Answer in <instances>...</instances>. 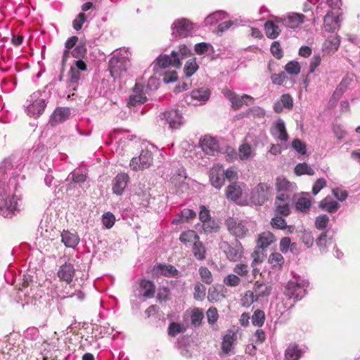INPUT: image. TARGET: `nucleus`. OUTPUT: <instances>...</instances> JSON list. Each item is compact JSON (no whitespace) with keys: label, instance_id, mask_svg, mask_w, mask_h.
I'll use <instances>...</instances> for the list:
<instances>
[{"label":"nucleus","instance_id":"obj_1","mask_svg":"<svg viewBox=\"0 0 360 360\" xmlns=\"http://www.w3.org/2000/svg\"><path fill=\"white\" fill-rule=\"evenodd\" d=\"M25 165V159L22 155H13L0 163V215L4 217L12 218L19 212L21 196L14 194L10 197L4 188L1 191V186L8 179V188L13 187L16 191L19 186L17 181L19 178L24 179V176H20L18 172L23 169Z\"/></svg>","mask_w":360,"mask_h":360},{"label":"nucleus","instance_id":"obj_2","mask_svg":"<svg viewBox=\"0 0 360 360\" xmlns=\"http://www.w3.org/2000/svg\"><path fill=\"white\" fill-rule=\"evenodd\" d=\"M62 58L56 60L54 65V77L52 82L44 89L33 92L26 100L25 112L30 117L37 119L45 111L51 96L49 86H53L60 96H65L68 92V76L65 75L66 60L68 58V39L64 43Z\"/></svg>","mask_w":360,"mask_h":360},{"label":"nucleus","instance_id":"obj_3","mask_svg":"<svg viewBox=\"0 0 360 360\" xmlns=\"http://www.w3.org/2000/svg\"><path fill=\"white\" fill-rule=\"evenodd\" d=\"M86 52L85 44L80 42L70 53L72 57L75 58L70 66L69 75H70V82L77 83L80 79V72L86 70V65L82 60Z\"/></svg>","mask_w":360,"mask_h":360},{"label":"nucleus","instance_id":"obj_4","mask_svg":"<svg viewBox=\"0 0 360 360\" xmlns=\"http://www.w3.org/2000/svg\"><path fill=\"white\" fill-rule=\"evenodd\" d=\"M192 53L186 46H180L176 51H172L170 56L160 55L157 61L160 67L166 68L169 66L179 68L181 65V60L191 57Z\"/></svg>","mask_w":360,"mask_h":360},{"label":"nucleus","instance_id":"obj_5","mask_svg":"<svg viewBox=\"0 0 360 360\" xmlns=\"http://www.w3.org/2000/svg\"><path fill=\"white\" fill-rule=\"evenodd\" d=\"M219 248L231 262L240 260L243 255V245L238 239L230 243L222 240L219 243Z\"/></svg>","mask_w":360,"mask_h":360},{"label":"nucleus","instance_id":"obj_6","mask_svg":"<svg viewBox=\"0 0 360 360\" xmlns=\"http://www.w3.org/2000/svg\"><path fill=\"white\" fill-rule=\"evenodd\" d=\"M273 191V187L267 183H259L251 193V200L255 205H262L269 200Z\"/></svg>","mask_w":360,"mask_h":360},{"label":"nucleus","instance_id":"obj_7","mask_svg":"<svg viewBox=\"0 0 360 360\" xmlns=\"http://www.w3.org/2000/svg\"><path fill=\"white\" fill-rule=\"evenodd\" d=\"M306 292L305 283L299 282L297 280L289 281L285 290V295L289 298L297 300L302 299Z\"/></svg>","mask_w":360,"mask_h":360},{"label":"nucleus","instance_id":"obj_8","mask_svg":"<svg viewBox=\"0 0 360 360\" xmlns=\"http://www.w3.org/2000/svg\"><path fill=\"white\" fill-rule=\"evenodd\" d=\"M153 163L152 153L148 150H142L138 158H134L130 162V167L133 170L144 169L148 168Z\"/></svg>","mask_w":360,"mask_h":360},{"label":"nucleus","instance_id":"obj_9","mask_svg":"<svg viewBox=\"0 0 360 360\" xmlns=\"http://www.w3.org/2000/svg\"><path fill=\"white\" fill-rule=\"evenodd\" d=\"M127 60L125 57H112L108 65L110 75L114 78L120 77L127 71Z\"/></svg>","mask_w":360,"mask_h":360},{"label":"nucleus","instance_id":"obj_10","mask_svg":"<svg viewBox=\"0 0 360 360\" xmlns=\"http://www.w3.org/2000/svg\"><path fill=\"white\" fill-rule=\"evenodd\" d=\"M171 28L172 30V35L186 37L193 30V24L187 19L181 18L175 20L172 25Z\"/></svg>","mask_w":360,"mask_h":360},{"label":"nucleus","instance_id":"obj_11","mask_svg":"<svg viewBox=\"0 0 360 360\" xmlns=\"http://www.w3.org/2000/svg\"><path fill=\"white\" fill-rule=\"evenodd\" d=\"M226 225L229 233L236 236V239L244 238L249 232L248 229L241 221L233 218L228 219Z\"/></svg>","mask_w":360,"mask_h":360},{"label":"nucleus","instance_id":"obj_12","mask_svg":"<svg viewBox=\"0 0 360 360\" xmlns=\"http://www.w3.org/2000/svg\"><path fill=\"white\" fill-rule=\"evenodd\" d=\"M210 180L213 186L220 188L224 184V169L221 166L215 165L210 171Z\"/></svg>","mask_w":360,"mask_h":360},{"label":"nucleus","instance_id":"obj_13","mask_svg":"<svg viewBox=\"0 0 360 360\" xmlns=\"http://www.w3.org/2000/svg\"><path fill=\"white\" fill-rule=\"evenodd\" d=\"M224 94L226 98L231 103V106L235 110H239L243 103H246L248 105V99H253L251 96L247 94H244L243 96H239L238 94L229 89L226 90Z\"/></svg>","mask_w":360,"mask_h":360},{"label":"nucleus","instance_id":"obj_14","mask_svg":"<svg viewBox=\"0 0 360 360\" xmlns=\"http://www.w3.org/2000/svg\"><path fill=\"white\" fill-rule=\"evenodd\" d=\"M144 86L141 84H136L133 89V94L128 98V105L136 106L143 103L146 101V96L143 94Z\"/></svg>","mask_w":360,"mask_h":360},{"label":"nucleus","instance_id":"obj_15","mask_svg":"<svg viewBox=\"0 0 360 360\" xmlns=\"http://www.w3.org/2000/svg\"><path fill=\"white\" fill-rule=\"evenodd\" d=\"M163 116L171 129H178L182 124L183 117L178 110L166 111Z\"/></svg>","mask_w":360,"mask_h":360},{"label":"nucleus","instance_id":"obj_16","mask_svg":"<svg viewBox=\"0 0 360 360\" xmlns=\"http://www.w3.org/2000/svg\"><path fill=\"white\" fill-rule=\"evenodd\" d=\"M202 150L207 155H214L218 152L219 144L212 136H205L200 142Z\"/></svg>","mask_w":360,"mask_h":360},{"label":"nucleus","instance_id":"obj_17","mask_svg":"<svg viewBox=\"0 0 360 360\" xmlns=\"http://www.w3.org/2000/svg\"><path fill=\"white\" fill-rule=\"evenodd\" d=\"M129 179V176L126 173L118 174L113 180V193L117 195H122L128 184Z\"/></svg>","mask_w":360,"mask_h":360},{"label":"nucleus","instance_id":"obj_18","mask_svg":"<svg viewBox=\"0 0 360 360\" xmlns=\"http://www.w3.org/2000/svg\"><path fill=\"white\" fill-rule=\"evenodd\" d=\"M68 119V108L57 107L50 116L49 123L54 127Z\"/></svg>","mask_w":360,"mask_h":360},{"label":"nucleus","instance_id":"obj_19","mask_svg":"<svg viewBox=\"0 0 360 360\" xmlns=\"http://www.w3.org/2000/svg\"><path fill=\"white\" fill-rule=\"evenodd\" d=\"M340 13L328 12L324 18V28L326 32H333L340 27L339 16Z\"/></svg>","mask_w":360,"mask_h":360},{"label":"nucleus","instance_id":"obj_20","mask_svg":"<svg viewBox=\"0 0 360 360\" xmlns=\"http://www.w3.org/2000/svg\"><path fill=\"white\" fill-rule=\"evenodd\" d=\"M340 39L337 35L328 37L323 45V51L326 54H331L336 51L340 46Z\"/></svg>","mask_w":360,"mask_h":360},{"label":"nucleus","instance_id":"obj_21","mask_svg":"<svg viewBox=\"0 0 360 360\" xmlns=\"http://www.w3.org/2000/svg\"><path fill=\"white\" fill-rule=\"evenodd\" d=\"M237 333L229 330L224 336L221 349L225 354H229L232 350V346L236 341Z\"/></svg>","mask_w":360,"mask_h":360},{"label":"nucleus","instance_id":"obj_22","mask_svg":"<svg viewBox=\"0 0 360 360\" xmlns=\"http://www.w3.org/2000/svg\"><path fill=\"white\" fill-rule=\"evenodd\" d=\"M210 91L207 88L195 89L191 92L192 99L199 102L200 105L205 104L210 98Z\"/></svg>","mask_w":360,"mask_h":360},{"label":"nucleus","instance_id":"obj_23","mask_svg":"<svg viewBox=\"0 0 360 360\" xmlns=\"http://www.w3.org/2000/svg\"><path fill=\"white\" fill-rule=\"evenodd\" d=\"M271 133L273 136L281 141H285L288 139L285 123L282 120H279L276 122L275 127L271 130Z\"/></svg>","mask_w":360,"mask_h":360},{"label":"nucleus","instance_id":"obj_24","mask_svg":"<svg viewBox=\"0 0 360 360\" xmlns=\"http://www.w3.org/2000/svg\"><path fill=\"white\" fill-rule=\"evenodd\" d=\"M57 266L59 267L57 276L60 281L68 282V258L66 257H60L57 262Z\"/></svg>","mask_w":360,"mask_h":360},{"label":"nucleus","instance_id":"obj_25","mask_svg":"<svg viewBox=\"0 0 360 360\" xmlns=\"http://www.w3.org/2000/svg\"><path fill=\"white\" fill-rule=\"evenodd\" d=\"M304 15L302 14L292 13L283 20V24L290 28H295L304 22Z\"/></svg>","mask_w":360,"mask_h":360},{"label":"nucleus","instance_id":"obj_26","mask_svg":"<svg viewBox=\"0 0 360 360\" xmlns=\"http://www.w3.org/2000/svg\"><path fill=\"white\" fill-rule=\"evenodd\" d=\"M202 229L206 234L217 233L220 229L219 221L212 218L202 223Z\"/></svg>","mask_w":360,"mask_h":360},{"label":"nucleus","instance_id":"obj_27","mask_svg":"<svg viewBox=\"0 0 360 360\" xmlns=\"http://www.w3.org/2000/svg\"><path fill=\"white\" fill-rule=\"evenodd\" d=\"M319 207L329 213H334L338 210L340 205L330 197H326L320 202Z\"/></svg>","mask_w":360,"mask_h":360},{"label":"nucleus","instance_id":"obj_28","mask_svg":"<svg viewBox=\"0 0 360 360\" xmlns=\"http://www.w3.org/2000/svg\"><path fill=\"white\" fill-rule=\"evenodd\" d=\"M58 309L61 314H65L66 309V298L68 297V292L64 289H60L56 287Z\"/></svg>","mask_w":360,"mask_h":360},{"label":"nucleus","instance_id":"obj_29","mask_svg":"<svg viewBox=\"0 0 360 360\" xmlns=\"http://www.w3.org/2000/svg\"><path fill=\"white\" fill-rule=\"evenodd\" d=\"M275 241V237L273 233L269 231H266L259 235L257 241V246L259 248L264 249Z\"/></svg>","mask_w":360,"mask_h":360},{"label":"nucleus","instance_id":"obj_30","mask_svg":"<svg viewBox=\"0 0 360 360\" xmlns=\"http://www.w3.org/2000/svg\"><path fill=\"white\" fill-rule=\"evenodd\" d=\"M226 197L232 200H236L242 195V188L236 182L231 183L226 189Z\"/></svg>","mask_w":360,"mask_h":360},{"label":"nucleus","instance_id":"obj_31","mask_svg":"<svg viewBox=\"0 0 360 360\" xmlns=\"http://www.w3.org/2000/svg\"><path fill=\"white\" fill-rule=\"evenodd\" d=\"M266 37L269 39H276L280 34L279 27L271 21H267L264 25Z\"/></svg>","mask_w":360,"mask_h":360},{"label":"nucleus","instance_id":"obj_32","mask_svg":"<svg viewBox=\"0 0 360 360\" xmlns=\"http://www.w3.org/2000/svg\"><path fill=\"white\" fill-rule=\"evenodd\" d=\"M254 290L257 297L268 296L271 294V287L257 281L254 285Z\"/></svg>","mask_w":360,"mask_h":360},{"label":"nucleus","instance_id":"obj_33","mask_svg":"<svg viewBox=\"0 0 360 360\" xmlns=\"http://www.w3.org/2000/svg\"><path fill=\"white\" fill-rule=\"evenodd\" d=\"M140 287L144 290L143 295L146 297L150 298L154 296L155 285L153 283L148 280H142L140 283Z\"/></svg>","mask_w":360,"mask_h":360},{"label":"nucleus","instance_id":"obj_34","mask_svg":"<svg viewBox=\"0 0 360 360\" xmlns=\"http://www.w3.org/2000/svg\"><path fill=\"white\" fill-rule=\"evenodd\" d=\"M306 196H302L300 198H298L297 202H296V208L297 210L304 212L307 210H308L311 207V200L309 199V193H304Z\"/></svg>","mask_w":360,"mask_h":360},{"label":"nucleus","instance_id":"obj_35","mask_svg":"<svg viewBox=\"0 0 360 360\" xmlns=\"http://www.w3.org/2000/svg\"><path fill=\"white\" fill-rule=\"evenodd\" d=\"M205 248L202 242L196 240L193 245V253L196 259L202 260L205 259Z\"/></svg>","mask_w":360,"mask_h":360},{"label":"nucleus","instance_id":"obj_36","mask_svg":"<svg viewBox=\"0 0 360 360\" xmlns=\"http://www.w3.org/2000/svg\"><path fill=\"white\" fill-rule=\"evenodd\" d=\"M72 182L69 183V190L72 189V184H81L86 181V174L80 170H74L71 172Z\"/></svg>","mask_w":360,"mask_h":360},{"label":"nucleus","instance_id":"obj_37","mask_svg":"<svg viewBox=\"0 0 360 360\" xmlns=\"http://www.w3.org/2000/svg\"><path fill=\"white\" fill-rule=\"evenodd\" d=\"M269 263L274 269H281L283 264V257L278 252L271 253L269 257Z\"/></svg>","mask_w":360,"mask_h":360},{"label":"nucleus","instance_id":"obj_38","mask_svg":"<svg viewBox=\"0 0 360 360\" xmlns=\"http://www.w3.org/2000/svg\"><path fill=\"white\" fill-rule=\"evenodd\" d=\"M275 214L286 217L290 214L288 202H282L275 200Z\"/></svg>","mask_w":360,"mask_h":360},{"label":"nucleus","instance_id":"obj_39","mask_svg":"<svg viewBox=\"0 0 360 360\" xmlns=\"http://www.w3.org/2000/svg\"><path fill=\"white\" fill-rule=\"evenodd\" d=\"M295 172L297 175L300 176L307 174L312 176L314 174V169L307 163H299L295 167Z\"/></svg>","mask_w":360,"mask_h":360},{"label":"nucleus","instance_id":"obj_40","mask_svg":"<svg viewBox=\"0 0 360 360\" xmlns=\"http://www.w3.org/2000/svg\"><path fill=\"white\" fill-rule=\"evenodd\" d=\"M68 178L65 179V181L56 186L54 189V193L58 199H66L68 198V184L65 181Z\"/></svg>","mask_w":360,"mask_h":360},{"label":"nucleus","instance_id":"obj_41","mask_svg":"<svg viewBox=\"0 0 360 360\" xmlns=\"http://www.w3.org/2000/svg\"><path fill=\"white\" fill-rule=\"evenodd\" d=\"M226 13L224 11H219L209 15L204 20L205 25H212L218 20L225 18Z\"/></svg>","mask_w":360,"mask_h":360},{"label":"nucleus","instance_id":"obj_42","mask_svg":"<svg viewBox=\"0 0 360 360\" xmlns=\"http://www.w3.org/2000/svg\"><path fill=\"white\" fill-rule=\"evenodd\" d=\"M198 65L196 63L195 58L192 57L186 63L184 67V72L186 75L189 77H191L198 70Z\"/></svg>","mask_w":360,"mask_h":360},{"label":"nucleus","instance_id":"obj_43","mask_svg":"<svg viewBox=\"0 0 360 360\" xmlns=\"http://www.w3.org/2000/svg\"><path fill=\"white\" fill-rule=\"evenodd\" d=\"M158 268L160 270L161 274L167 277L174 276L177 274V269L172 265L158 264Z\"/></svg>","mask_w":360,"mask_h":360},{"label":"nucleus","instance_id":"obj_44","mask_svg":"<svg viewBox=\"0 0 360 360\" xmlns=\"http://www.w3.org/2000/svg\"><path fill=\"white\" fill-rule=\"evenodd\" d=\"M300 354L301 352L297 346H291L285 350V357L286 360H298Z\"/></svg>","mask_w":360,"mask_h":360},{"label":"nucleus","instance_id":"obj_45","mask_svg":"<svg viewBox=\"0 0 360 360\" xmlns=\"http://www.w3.org/2000/svg\"><path fill=\"white\" fill-rule=\"evenodd\" d=\"M179 240L181 242L186 244L188 243L192 242L193 240H198L199 236L195 233L194 231H187L183 232L180 235Z\"/></svg>","mask_w":360,"mask_h":360},{"label":"nucleus","instance_id":"obj_46","mask_svg":"<svg viewBox=\"0 0 360 360\" xmlns=\"http://www.w3.org/2000/svg\"><path fill=\"white\" fill-rule=\"evenodd\" d=\"M300 63L295 60L288 62L285 66V70L291 75H297L300 72Z\"/></svg>","mask_w":360,"mask_h":360},{"label":"nucleus","instance_id":"obj_47","mask_svg":"<svg viewBox=\"0 0 360 360\" xmlns=\"http://www.w3.org/2000/svg\"><path fill=\"white\" fill-rule=\"evenodd\" d=\"M199 274L201 280L207 285L212 283L213 278L211 271L205 266H200L199 268Z\"/></svg>","mask_w":360,"mask_h":360},{"label":"nucleus","instance_id":"obj_48","mask_svg":"<svg viewBox=\"0 0 360 360\" xmlns=\"http://www.w3.org/2000/svg\"><path fill=\"white\" fill-rule=\"evenodd\" d=\"M265 315L262 310H256L252 316V323L255 326H262L264 322Z\"/></svg>","mask_w":360,"mask_h":360},{"label":"nucleus","instance_id":"obj_49","mask_svg":"<svg viewBox=\"0 0 360 360\" xmlns=\"http://www.w3.org/2000/svg\"><path fill=\"white\" fill-rule=\"evenodd\" d=\"M206 288L200 283H197L194 287V298L198 300H202L205 296Z\"/></svg>","mask_w":360,"mask_h":360},{"label":"nucleus","instance_id":"obj_50","mask_svg":"<svg viewBox=\"0 0 360 360\" xmlns=\"http://www.w3.org/2000/svg\"><path fill=\"white\" fill-rule=\"evenodd\" d=\"M292 184L286 179L283 177H278L276 179V186L278 191H287L292 186Z\"/></svg>","mask_w":360,"mask_h":360},{"label":"nucleus","instance_id":"obj_51","mask_svg":"<svg viewBox=\"0 0 360 360\" xmlns=\"http://www.w3.org/2000/svg\"><path fill=\"white\" fill-rule=\"evenodd\" d=\"M271 224L274 228L278 229H283L287 226L285 220L280 215L276 214L271 219Z\"/></svg>","mask_w":360,"mask_h":360},{"label":"nucleus","instance_id":"obj_52","mask_svg":"<svg viewBox=\"0 0 360 360\" xmlns=\"http://www.w3.org/2000/svg\"><path fill=\"white\" fill-rule=\"evenodd\" d=\"M204 317L202 310L196 308L194 309L191 314V323L193 325L199 326Z\"/></svg>","mask_w":360,"mask_h":360},{"label":"nucleus","instance_id":"obj_53","mask_svg":"<svg viewBox=\"0 0 360 360\" xmlns=\"http://www.w3.org/2000/svg\"><path fill=\"white\" fill-rule=\"evenodd\" d=\"M240 279L235 274H229L224 278V283L228 286L235 287L240 284Z\"/></svg>","mask_w":360,"mask_h":360},{"label":"nucleus","instance_id":"obj_54","mask_svg":"<svg viewBox=\"0 0 360 360\" xmlns=\"http://www.w3.org/2000/svg\"><path fill=\"white\" fill-rule=\"evenodd\" d=\"M271 79L273 84L282 85L286 80L288 79V77L285 72H281L279 74H273L271 76Z\"/></svg>","mask_w":360,"mask_h":360},{"label":"nucleus","instance_id":"obj_55","mask_svg":"<svg viewBox=\"0 0 360 360\" xmlns=\"http://www.w3.org/2000/svg\"><path fill=\"white\" fill-rule=\"evenodd\" d=\"M329 218L326 214H321L316 217L315 226L318 229H324L328 223Z\"/></svg>","mask_w":360,"mask_h":360},{"label":"nucleus","instance_id":"obj_56","mask_svg":"<svg viewBox=\"0 0 360 360\" xmlns=\"http://www.w3.org/2000/svg\"><path fill=\"white\" fill-rule=\"evenodd\" d=\"M103 224L107 229H110L115 224V217L110 212H106L103 214Z\"/></svg>","mask_w":360,"mask_h":360},{"label":"nucleus","instance_id":"obj_57","mask_svg":"<svg viewBox=\"0 0 360 360\" xmlns=\"http://www.w3.org/2000/svg\"><path fill=\"white\" fill-rule=\"evenodd\" d=\"M219 314L217 308L210 307L207 311V319L210 324H214L218 319Z\"/></svg>","mask_w":360,"mask_h":360},{"label":"nucleus","instance_id":"obj_58","mask_svg":"<svg viewBox=\"0 0 360 360\" xmlns=\"http://www.w3.org/2000/svg\"><path fill=\"white\" fill-rule=\"evenodd\" d=\"M292 147L300 154L304 155L306 153L305 143L298 139H295L292 141Z\"/></svg>","mask_w":360,"mask_h":360},{"label":"nucleus","instance_id":"obj_59","mask_svg":"<svg viewBox=\"0 0 360 360\" xmlns=\"http://www.w3.org/2000/svg\"><path fill=\"white\" fill-rule=\"evenodd\" d=\"M271 52L273 56L277 58L281 59L283 57V50L278 41H274L271 46Z\"/></svg>","mask_w":360,"mask_h":360},{"label":"nucleus","instance_id":"obj_60","mask_svg":"<svg viewBox=\"0 0 360 360\" xmlns=\"http://www.w3.org/2000/svg\"><path fill=\"white\" fill-rule=\"evenodd\" d=\"M183 332L181 326L176 322L171 323L168 327V334L170 336L174 337L177 334Z\"/></svg>","mask_w":360,"mask_h":360},{"label":"nucleus","instance_id":"obj_61","mask_svg":"<svg viewBox=\"0 0 360 360\" xmlns=\"http://www.w3.org/2000/svg\"><path fill=\"white\" fill-rule=\"evenodd\" d=\"M326 181L323 178H319L314 183L313 187H312V193L316 195H317L319 191L326 187Z\"/></svg>","mask_w":360,"mask_h":360},{"label":"nucleus","instance_id":"obj_62","mask_svg":"<svg viewBox=\"0 0 360 360\" xmlns=\"http://www.w3.org/2000/svg\"><path fill=\"white\" fill-rule=\"evenodd\" d=\"M86 17L84 13H80L76 19L72 22V26L76 30H79L84 22L86 21Z\"/></svg>","mask_w":360,"mask_h":360},{"label":"nucleus","instance_id":"obj_63","mask_svg":"<svg viewBox=\"0 0 360 360\" xmlns=\"http://www.w3.org/2000/svg\"><path fill=\"white\" fill-rule=\"evenodd\" d=\"M326 238L327 232H323L320 234L319 237L316 240V245H318L321 252H325L326 250Z\"/></svg>","mask_w":360,"mask_h":360},{"label":"nucleus","instance_id":"obj_64","mask_svg":"<svg viewBox=\"0 0 360 360\" xmlns=\"http://www.w3.org/2000/svg\"><path fill=\"white\" fill-rule=\"evenodd\" d=\"M196 216V213L193 210L184 209L181 212V221L182 222L187 221L188 219H193Z\"/></svg>","mask_w":360,"mask_h":360}]
</instances>
